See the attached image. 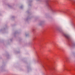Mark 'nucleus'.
I'll return each mask as SVG.
<instances>
[{
  "instance_id": "obj_1",
  "label": "nucleus",
  "mask_w": 75,
  "mask_h": 75,
  "mask_svg": "<svg viewBox=\"0 0 75 75\" xmlns=\"http://www.w3.org/2000/svg\"><path fill=\"white\" fill-rule=\"evenodd\" d=\"M64 36L65 37H66V38H67L68 39H69L70 38V36L68 35L65 34Z\"/></svg>"
}]
</instances>
